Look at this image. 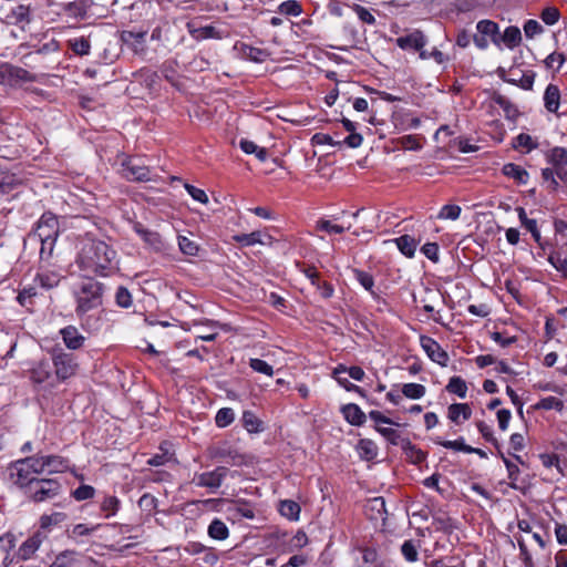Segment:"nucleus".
I'll return each instance as SVG.
<instances>
[{"instance_id": "29", "label": "nucleus", "mask_w": 567, "mask_h": 567, "mask_svg": "<svg viewBox=\"0 0 567 567\" xmlns=\"http://www.w3.org/2000/svg\"><path fill=\"white\" fill-rule=\"evenodd\" d=\"M394 243L396 244L398 249L409 258L414 256L419 244L413 237L409 235H403L395 238Z\"/></svg>"}, {"instance_id": "52", "label": "nucleus", "mask_w": 567, "mask_h": 567, "mask_svg": "<svg viewBox=\"0 0 567 567\" xmlns=\"http://www.w3.org/2000/svg\"><path fill=\"white\" fill-rule=\"evenodd\" d=\"M278 12L286 16L297 17L302 12V9L298 1L288 0L279 4Z\"/></svg>"}, {"instance_id": "61", "label": "nucleus", "mask_w": 567, "mask_h": 567, "mask_svg": "<svg viewBox=\"0 0 567 567\" xmlns=\"http://www.w3.org/2000/svg\"><path fill=\"white\" fill-rule=\"evenodd\" d=\"M64 11L73 18H83L86 14V8L82 2H69L65 4Z\"/></svg>"}, {"instance_id": "23", "label": "nucleus", "mask_w": 567, "mask_h": 567, "mask_svg": "<svg viewBox=\"0 0 567 567\" xmlns=\"http://www.w3.org/2000/svg\"><path fill=\"white\" fill-rule=\"evenodd\" d=\"M45 473H63L69 466V460L60 455H44Z\"/></svg>"}, {"instance_id": "15", "label": "nucleus", "mask_w": 567, "mask_h": 567, "mask_svg": "<svg viewBox=\"0 0 567 567\" xmlns=\"http://www.w3.org/2000/svg\"><path fill=\"white\" fill-rule=\"evenodd\" d=\"M19 80V81H32L33 76L24 69L20 66H14L8 63L0 65V83H6L7 81Z\"/></svg>"}, {"instance_id": "11", "label": "nucleus", "mask_w": 567, "mask_h": 567, "mask_svg": "<svg viewBox=\"0 0 567 567\" xmlns=\"http://www.w3.org/2000/svg\"><path fill=\"white\" fill-rule=\"evenodd\" d=\"M45 539L47 535L41 530H37L19 546L14 556L19 560H29L33 558Z\"/></svg>"}, {"instance_id": "60", "label": "nucleus", "mask_w": 567, "mask_h": 567, "mask_svg": "<svg viewBox=\"0 0 567 567\" xmlns=\"http://www.w3.org/2000/svg\"><path fill=\"white\" fill-rule=\"evenodd\" d=\"M115 301L116 305L121 308H130L133 302L132 295L126 288L118 287L115 293Z\"/></svg>"}, {"instance_id": "1", "label": "nucleus", "mask_w": 567, "mask_h": 567, "mask_svg": "<svg viewBox=\"0 0 567 567\" xmlns=\"http://www.w3.org/2000/svg\"><path fill=\"white\" fill-rule=\"evenodd\" d=\"M75 264L85 276L106 277L117 269V254L105 241L85 237L79 243Z\"/></svg>"}, {"instance_id": "42", "label": "nucleus", "mask_w": 567, "mask_h": 567, "mask_svg": "<svg viewBox=\"0 0 567 567\" xmlns=\"http://www.w3.org/2000/svg\"><path fill=\"white\" fill-rule=\"evenodd\" d=\"M446 390L464 399L467 393V385L461 377H452L446 385Z\"/></svg>"}, {"instance_id": "17", "label": "nucleus", "mask_w": 567, "mask_h": 567, "mask_svg": "<svg viewBox=\"0 0 567 567\" xmlns=\"http://www.w3.org/2000/svg\"><path fill=\"white\" fill-rule=\"evenodd\" d=\"M233 239L243 246L269 245L272 241V237L265 235L261 231H252L250 234H239L233 236Z\"/></svg>"}, {"instance_id": "2", "label": "nucleus", "mask_w": 567, "mask_h": 567, "mask_svg": "<svg viewBox=\"0 0 567 567\" xmlns=\"http://www.w3.org/2000/svg\"><path fill=\"white\" fill-rule=\"evenodd\" d=\"M59 234L58 217L50 212L44 213L38 220L34 230L29 235L30 239L41 244L40 258L42 260H48L52 257Z\"/></svg>"}, {"instance_id": "56", "label": "nucleus", "mask_w": 567, "mask_h": 567, "mask_svg": "<svg viewBox=\"0 0 567 567\" xmlns=\"http://www.w3.org/2000/svg\"><path fill=\"white\" fill-rule=\"evenodd\" d=\"M476 29L480 34L485 37H494L498 32V25L494 21L491 20H481L476 24Z\"/></svg>"}, {"instance_id": "35", "label": "nucleus", "mask_w": 567, "mask_h": 567, "mask_svg": "<svg viewBox=\"0 0 567 567\" xmlns=\"http://www.w3.org/2000/svg\"><path fill=\"white\" fill-rule=\"evenodd\" d=\"M239 146L246 154H255L260 162H265L268 157L266 148L259 147L256 143L248 140H240Z\"/></svg>"}, {"instance_id": "53", "label": "nucleus", "mask_w": 567, "mask_h": 567, "mask_svg": "<svg viewBox=\"0 0 567 567\" xmlns=\"http://www.w3.org/2000/svg\"><path fill=\"white\" fill-rule=\"evenodd\" d=\"M178 247L179 250L187 256H196L198 254V245L187 238L186 236H178Z\"/></svg>"}, {"instance_id": "16", "label": "nucleus", "mask_w": 567, "mask_h": 567, "mask_svg": "<svg viewBox=\"0 0 567 567\" xmlns=\"http://www.w3.org/2000/svg\"><path fill=\"white\" fill-rule=\"evenodd\" d=\"M14 546L16 536L12 533L0 536V567H8L12 563L11 550Z\"/></svg>"}, {"instance_id": "51", "label": "nucleus", "mask_w": 567, "mask_h": 567, "mask_svg": "<svg viewBox=\"0 0 567 567\" xmlns=\"http://www.w3.org/2000/svg\"><path fill=\"white\" fill-rule=\"evenodd\" d=\"M461 207L458 205L450 204L444 205L439 212L436 218L437 219H447V220H456L461 215Z\"/></svg>"}, {"instance_id": "46", "label": "nucleus", "mask_w": 567, "mask_h": 567, "mask_svg": "<svg viewBox=\"0 0 567 567\" xmlns=\"http://www.w3.org/2000/svg\"><path fill=\"white\" fill-rule=\"evenodd\" d=\"M502 40L508 48L516 47L522 40L520 30L517 27H508L505 29Z\"/></svg>"}, {"instance_id": "39", "label": "nucleus", "mask_w": 567, "mask_h": 567, "mask_svg": "<svg viewBox=\"0 0 567 567\" xmlns=\"http://www.w3.org/2000/svg\"><path fill=\"white\" fill-rule=\"evenodd\" d=\"M354 278L359 281V284L369 291L373 297L377 296L374 291V279L373 276L367 271L360 269L352 270Z\"/></svg>"}, {"instance_id": "7", "label": "nucleus", "mask_w": 567, "mask_h": 567, "mask_svg": "<svg viewBox=\"0 0 567 567\" xmlns=\"http://www.w3.org/2000/svg\"><path fill=\"white\" fill-rule=\"evenodd\" d=\"M121 174L131 182H147L151 171L138 157H125L121 163Z\"/></svg>"}, {"instance_id": "45", "label": "nucleus", "mask_w": 567, "mask_h": 567, "mask_svg": "<svg viewBox=\"0 0 567 567\" xmlns=\"http://www.w3.org/2000/svg\"><path fill=\"white\" fill-rule=\"evenodd\" d=\"M10 18L16 24L29 23L30 22V8L24 4H19L12 9Z\"/></svg>"}, {"instance_id": "10", "label": "nucleus", "mask_w": 567, "mask_h": 567, "mask_svg": "<svg viewBox=\"0 0 567 567\" xmlns=\"http://www.w3.org/2000/svg\"><path fill=\"white\" fill-rule=\"evenodd\" d=\"M134 230L141 236L144 243L155 252L169 255L172 246L165 240V238L153 230L144 228L141 224L134 226Z\"/></svg>"}, {"instance_id": "13", "label": "nucleus", "mask_w": 567, "mask_h": 567, "mask_svg": "<svg viewBox=\"0 0 567 567\" xmlns=\"http://www.w3.org/2000/svg\"><path fill=\"white\" fill-rule=\"evenodd\" d=\"M30 379L33 383L42 384L49 382L51 386L55 385L54 373H52V367L48 360H40L33 363L29 370Z\"/></svg>"}, {"instance_id": "14", "label": "nucleus", "mask_w": 567, "mask_h": 567, "mask_svg": "<svg viewBox=\"0 0 567 567\" xmlns=\"http://www.w3.org/2000/svg\"><path fill=\"white\" fill-rule=\"evenodd\" d=\"M63 343L69 350H79L85 342V337L74 326H66L60 330Z\"/></svg>"}, {"instance_id": "49", "label": "nucleus", "mask_w": 567, "mask_h": 567, "mask_svg": "<svg viewBox=\"0 0 567 567\" xmlns=\"http://www.w3.org/2000/svg\"><path fill=\"white\" fill-rule=\"evenodd\" d=\"M69 44H70L72 51L79 55L89 54L90 49H91L90 41L84 37L71 39L69 41Z\"/></svg>"}, {"instance_id": "55", "label": "nucleus", "mask_w": 567, "mask_h": 567, "mask_svg": "<svg viewBox=\"0 0 567 567\" xmlns=\"http://www.w3.org/2000/svg\"><path fill=\"white\" fill-rule=\"evenodd\" d=\"M234 411L230 408H223L217 412L215 416V422L217 426L226 427L234 421Z\"/></svg>"}, {"instance_id": "31", "label": "nucleus", "mask_w": 567, "mask_h": 567, "mask_svg": "<svg viewBox=\"0 0 567 567\" xmlns=\"http://www.w3.org/2000/svg\"><path fill=\"white\" fill-rule=\"evenodd\" d=\"M18 184V179L14 174L10 173L0 166V196L9 194Z\"/></svg>"}, {"instance_id": "19", "label": "nucleus", "mask_w": 567, "mask_h": 567, "mask_svg": "<svg viewBox=\"0 0 567 567\" xmlns=\"http://www.w3.org/2000/svg\"><path fill=\"white\" fill-rule=\"evenodd\" d=\"M492 100L503 110L504 115L508 121L515 122L520 115L517 106L505 95L494 93Z\"/></svg>"}, {"instance_id": "33", "label": "nucleus", "mask_w": 567, "mask_h": 567, "mask_svg": "<svg viewBox=\"0 0 567 567\" xmlns=\"http://www.w3.org/2000/svg\"><path fill=\"white\" fill-rule=\"evenodd\" d=\"M121 506L120 499L114 495L105 496L100 505L101 511L104 513L105 518H110L118 512Z\"/></svg>"}, {"instance_id": "63", "label": "nucleus", "mask_w": 567, "mask_h": 567, "mask_svg": "<svg viewBox=\"0 0 567 567\" xmlns=\"http://www.w3.org/2000/svg\"><path fill=\"white\" fill-rule=\"evenodd\" d=\"M184 187L194 200L199 202L202 204L208 203V196L205 193V190L197 188L188 183H185Z\"/></svg>"}, {"instance_id": "48", "label": "nucleus", "mask_w": 567, "mask_h": 567, "mask_svg": "<svg viewBox=\"0 0 567 567\" xmlns=\"http://www.w3.org/2000/svg\"><path fill=\"white\" fill-rule=\"evenodd\" d=\"M315 228L318 231H324L328 234H342L346 230V227L333 224L331 220L328 219L317 220ZM349 228L350 226L347 227V229Z\"/></svg>"}, {"instance_id": "34", "label": "nucleus", "mask_w": 567, "mask_h": 567, "mask_svg": "<svg viewBox=\"0 0 567 567\" xmlns=\"http://www.w3.org/2000/svg\"><path fill=\"white\" fill-rule=\"evenodd\" d=\"M518 218L522 223V225L530 231L533 238L538 243L540 239V233L537 227L536 219H532L527 217V214L523 207H518L517 209Z\"/></svg>"}, {"instance_id": "22", "label": "nucleus", "mask_w": 567, "mask_h": 567, "mask_svg": "<svg viewBox=\"0 0 567 567\" xmlns=\"http://www.w3.org/2000/svg\"><path fill=\"white\" fill-rule=\"evenodd\" d=\"M545 109L550 113H556L560 104V91L557 85L548 84L544 93Z\"/></svg>"}, {"instance_id": "12", "label": "nucleus", "mask_w": 567, "mask_h": 567, "mask_svg": "<svg viewBox=\"0 0 567 567\" xmlns=\"http://www.w3.org/2000/svg\"><path fill=\"white\" fill-rule=\"evenodd\" d=\"M421 347L427 357L441 367H446L449 363V354L442 349L440 343L431 337L421 336Z\"/></svg>"}, {"instance_id": "25", "label": "nucleus", "mask_w": 567, "mask_h": 567, "mask_svg": "<svg viewBox=\"0 0 567 567\" xmlns=\"http://www.w3.org/2000/svg\"><path fill=\"white\" fill-rule=\"evenodd\" d=\"M426 43L425 37L422 32H413L406 37H402L398 39V45L401 49H413L421 50Z\"/></svg>"}, {"instance_id": "44", "label": "nucleus", "mask_w": 567, "mask_h": 567, "mask_svg": "<svg viewBox=\"0 0 567 567\" xmlns=\"http://www.w3.org/2000/svg\"><path fill=\"white\" fill-rule=\"evenodd\" d=\"M23 461L29 465L35 478L38 475L45 473L44 455L35 454L24 457Z\"/></svg>"}, {"instance_id": "5", "label": "nucleus", "mask_w": 567, "mask_h": 567, "mask_svg": "<svg viewBox=\"0 0 567 567\" xmlns=\"http://www.w3.org/2000/svg\"><path fill=\"white\" fill-rule=\"evenodd\" d=\"M27 493L35 503L45 502L61 493V484L55 480H37Z\"/></svg>"}, {"instance_id": "20", "label": "nucleus", "mask_w": 567, "mask_h": 567, "mask_svg": "<svg viewBox=\"0 0 567 567\" xmlns=\"http://www.w3.org/2000/svg\"><path fill=\"white\" fill-rule=\"evenodd\" d=\"M547 161L550 163L556 174L561 177L560 172L567 166V150L564 147H553L547 154Z\"/></svg>"}, {"instance_id": "50", "label": "nucleus", "mask_w": 567, "mask_h": 567, "mask_svg": "<svg viewBox=\"0 0 567 567\" xmlns=\"http://www.w3.org/2000/svg\"><path fill=\"white\" fill-rule=\"evenodd\" d=\"M549 264L561 275L567 278V258L560 252L555 251L548 256Z\"/></svg>"}, {"instance_id": "6", "label": "nucleus", "mask_w": 567, "mask_h": 567, "mask_svg": "<svg viewBox=\"0 0 567 567\" xmlns=\"http://www.w3.org/2000/svg\"><path fill=\"white\" fill-rule=\"evenodd\" d=\"M229 473L228 467L217 466L213 471L195 473L192 483L197 487L207 488L209 492L215 493L223 484L224 480Z\"/></svg>"}, {"instance_id": "32", "label": "nucleus", "mask_w": 567, "mask_h": 567, "mask_svg": "<svg viewBox=\"0 0 567 567\" xmlns=\"http://www.w3.org/2000/svg\"><path fill=\"white\" fill-rule=\"evenodd\" d=\"M300 511V505L295 501L285 499L280 502V514L290 520H297L299 518Z\"/></svg>"}, {"instance_id": "24", "label": "nucleus", "mask_w": 567, "mask_h": 567, "mask_svg": "<svg viewBox=\"0 0 567 567\" xmlns=\"http://www.w3.org/2000/svg\"><path fill=\"white\" fill-rule=\"evenodd\" d=\"M342 414L351 425L355 426L362 425L367 419L364 412L354 403L342 406Z\"/></svg>"}, {"instance_id": "64", "label": "nucleus", "mask_w": 567, "mask_h": 567, "mask_svg": "<svg viewBox=\"0 0 567 567\" xmlns=\"http://www.w3.org/2000/svg\"><path fill=\"white\" fill-rule=\"evenodd\" d=\"M559 16L558 9L548 7L542 11L540 18L547 25H553L558 21Z\"/></svg>"}, {"instance_id": "43", "label": "nucleus", "mask_w": 567, "mask_h": 567, "mask_svg": "<svg viewBox=\"0 0 567 567\" xmlns=\"http://www.w3.org/2000/svg\"><path fill=\"white\" fill-rule=\"evenodd\" d=\"M35 281H38L42 288L49 290L59 285L60 275L53 271L42 272L37 276Z\"/></svg>"}, {"instance_id": "59", "label": "nucleus", "mask_w": 567, "mask_h": 567, "mask_svg": "<svg viewBox=\"0 0 567 567\" xmlns=\"http://www.w3.org/2000/svg\"><path fill=\"white\" fill-rule=\"evenodd\" d=\"M249 367L258 372L271 377L274 374V368L261 359H250Z\"/></svg>"}, {"instance_id": "36", "label": "nucleus", "mask_w": 567, "mask_h": 567, "mask_svg": "<svg viewBox=\"0 0 567 567\" xmlns=\"http://www.w3.org/2000/svg\"><path fill=\"white\" fill-rule=\"evenodd\" d=\"M513 147L516 150L524 148L526 153H529L538 147V142L529 134L520 133L514 138Z\"/></svg>"}, {"instance_id": "4", "label": "nucleus", "mask_w": 567, "mask_h": 567, "mask_svg": "<svg viewBox=\"0 0 567 567\" xmlns=\"http://www.w3.org/2000/svg\"><path fill=\"white\" fill-rule=\"evenodd\" d=\"M52 363L54 367V378L56 382H64L74 377L79 369V363L72 353L63 349L52 351Z\"/></svg>"}, {"instance_id": "3", "label": "nucleus", "mask_w": 567, "mask_h": 567, "mask_svg": "<svg viewBox=\"0 0 567 567\" xmlns=\"http://www.w3.org/2000/svg\"><path fill=\"white\" fill-rule=\"evenodd\" d=\"M104 285L86 278L73 290L75 299V313L82 319L89 311L96 309L103 303Z\"/></svg>"}, {"instance_id": "54", "label": "nucleus", "mask_w": 567, "mask_h": 567, "mask_svg": "<svg viewBox=\"0 0 567 567\" xmlns=\"http://www.w3.org/2000/svg\"><path fill=\"white\" fill-rule=\"evenodd\" d=\"M66 519V514L55 512L50 515H43L40 518L41 528H49L51 526L59 525Z\"/></svg>"}, {"instance_id": "26", "label": "nucleus", "mask_w": 567, "mask_h": 567, "mask_svg": "<svg viewBox=\"0 0 567 567\" xmlns=\"http://www.w3.org/2000/svg\"><path fill=\"white\" fill-rule=\"evenodd\" d=\"M207 534L215 540H225L229 537V528L220 518H214L207 528Z\"/></svg>"}, {"instance_id": "21", "label": "nucleus", "mask_w": 567, "mask_h": 567, "mask_svg": "<svg viewBox=\"0 0 567 567\" xmlns=\"http://www.w3.org/2000/svg\"><path fill=\"white\" fill-rule=\"evenodd\" d=\"M472 410L466 403H453L447 409V417L456 424L471 417Z\"/></svg>"}, {"instance_id": "9", "label": "nucleus", "mask_w": 567, "mask_h": 567, "mask_svg": "<svg viewBox=\"0 0 567 567\" xmlns=\"http://www.w3.org/2000/svg\"><path fill=\"white\" fill-rule=\"evenodd\" d=\"M9 480L20 488H29L38 480L30 471L23 458L9 464L7 467Z\"/></svg>"}, {"instance_id": "30", "label": "nucleus", "mask_w": 567, "mask_h": 567, "mask_svg": "<svg viewBox=\"0 0 567 567\" xmlns=\"http://www.w3.org/2000/svg\"><path fill=\"white\" fill-rule=\"evenodd\" d=\"M358 453L362 460L372 461L378 455V446L368 439H362L357 445Z\"/></svg>"}, {"instance_id": "38", "label": "nucleus", "mask_w": 567, "mask_h": 567, "mask_svg": "<svg viewBox=\"0 0 567 567\" xmlns=\"http://www.w3.org/2000/svg\"><path fill=\"white\" fill-rule=\"evenodd\" d=\"M419 548L420 545L415 540L409 539L401 545V553L406 561L415 563L419 559Z\"/></svg>"}, {"instance_id": "62", "label": "nucleus", "mask_w": 567, "mask_h": 567, "mask_svg": "<svg viewBox=\"0 0 567 567\" xmlns=\"http://www.w3.org/2000/svg\"><path fill=\"white\" fill-rule=\"evenodd\" d=\"M535 80V74L533 72L525 73L520 76V79H508L507 82L518 85L524 90H532Z\"/></svg>"}, {"instance_id": "18", "label": "nucleus", "mask_w": 567, "mask_h": 567, "mask_svg": "<svg viewBox=\"0 0 567 567\" xmlns=\"http://www.w3.org/2000/svg\"><path fill=\"white\" fill-rule=\"evenodd\" d=\"M122 40L130 45L135 53H144L146 49V32L124 31Z\"/></svg>"}, {"instance_id": "58", "label": "nucleus", "mask_w": 567, "mask_h": 567, "mask_svg": "<svg viewBox=\"0 0 567 567\" xmlns=\"http://www.w3.org/2000/svg\"><path fill=\"white\" fill-rule=\"evenodd\" d=\"M95 495V488L91 485H80L76 489L72 492V496L81 502L93 498Z\"/></svg>"}, {"instance_id": "8", "label": "nucleus", "mask_w": 567, "mask_h": 567, "mask_svg": "<svg viewBox=\"0 0 567 567\" xmlns=\"http://www.w3.org/2000/svg\"><path fill=\"white\" fill-rule=\"evenodd\" d=\"M186 29L189 35L196 41H203L208 39H224L228 35L225 29L218 28L214 24L203 25L199 19H193L186 23Z\"/></svg>"}, {"instance_id": "37", "label": "nucleus", "mask_w": 567, "mask_h": 567, "mask_svg": "<svg viewBox=\"0 0 567 567\" xmlns=\"http://www.w3.org/2000/svg\"><path fill=\"white\" fill-rule=\"evenodd\" d=\"M434 443L437 445H441L445 449L461 451V452L468 453V454H472V452L474 451V447L465 444L463 437L455 440V441H443L442 439L436 437V439H434Z\"/></svg>"}, {"instance_id": "57", "label": "nucleus", "mask_w": 567, "mask_h": 567, "mask_svg": "<svg viewBox=\"0 0 567 567\" xmlns=\"http://www.w3.org/2000/svg\"><path fill=\"white\" fill-rule=\"evenodd\" d=\"M377 431L384 437L392 445H399L401 444L403 446V441L404 440H401V435L400 433L392 429V427H382V426H378L377 427Z\"/></svg>"}, {"instance_id": "40", "label": "nucleus", "mask_w": 567, "mask_h": 567, "mask_svg": "<svg viewBox=\"0 0 567 567\" xmlns=\"http://www.w3.org/2000/svg\"><path fill=\"white\" fill-rule=\"evenodd\" d=\"M76 555L74 550H63L55 556V559L49 567H72Z\"/></svg>"}, {"instance_id": "47", "label": "nucleus", "mask_w": 567, "mask_h": 567, "mask_svg": "<svg viewBox=\"0 0 567 567\" xmlns=\"http://www.w3.org/2000/svg\"><path fill=\"white\" fill-rule=\"evenodd\" d=\"M425 391V386L417 383H406L402 386V394L412 400L423 398Z\"/></svg>"}, {"instance_id": "41", "label": "nucleus", "mask_w": 567, "mask_h": 567, "mask_svg": "<svg viewBox=\"0 0 567 567\" xmlns=\"http://www.w3.org/2000/svg\"><path fill=\"white\" fill-rule=\"evenodd\" d=\"M243 425L250 433H258L261 429V421L251 411H245L243 413Z\"/></svg>"}, {"instance_id": "28", "label": "nucleus", "mask_w": 567, "mask_h": 567, "mask_svg": "<svg viewBox=\"0 0 567 567\" xmlns=\"http://www.w3.org/2000/svg\"><path fill=\"white\" fill-rule=\"evenodd\" d=\"M344 373H347V367L343 364H339L333 369L332 375L337 380V382L347 391L357 392L360 395L364 396V392L360 386L351 383L347 378L342 377V374Z\"/></svg>"}, {"instance_id": "27", "label": "nucleus", "mask_w": 567, "mask_h": 567, "mask_svg": "<svg viewBox=\"0 0 567 567\" xmlns=\"http://www.w3.org/2000/svg\"><path fill=\"white\" fill-rule=\"evenodd\" d=\"M505 176L515 179L518 184H527L529 175L526 169L514 163L505 164L502 168Z\"/></svg>"}]
</instances>
